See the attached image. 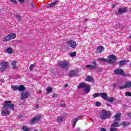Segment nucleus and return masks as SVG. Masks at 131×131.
Masks as SVG:
<instances>
[{"label":"nucleus","instance_id":"36","mask_svg":"<svg viewBox=\"0 0 131 131\" xmlns=\"http://www.w3.org/2000/svg\"><path fill=\"white\" fill-rule=\"evenodd\" d=\"M99 96H100V93H95L93 94L94 98H98Z\"/></svg>","mask_w":131,"mask_h":131},{"label":"nucleus","instance_id":"11","mask_svg":"<svg viewBox=\"0 0 131 131\" xmlns=\"http://www.w3.org/2000/svg\"><path fill=\"white\" fill-rule=\"evenodd\" d=\"M114 73L116 75H125V74H124V72H123L121 69H117L115 70Z\"/></svg>","mask_w":131,"mask_h":131},{"label":"nucleus","instance_id":"37","mask_svg":"<svg viewBox=\"0 0 131 131\" xmlns=\"http://www.w3.org/2000/svg\"><path fill=\"white\" fill-rule=\"evenodd\" d=\"M120 90H123L124 89H126V86L125 84L124 85H121L119 86Z\"/></svg>","mask_w":131,"mask_h":131},{"label":"nucleus","instance_id":"54","mask_svg":"<svg viewBox=\"0 0 131 131\" xmlns=\"http://www.w3.org/2000/svg\"><path fill=\"white\" fill-rule=\"evenodd\" d=\"M67 86H68V84H65L64 85V88H67Z\"/></svg>","mask_w":131,"mask_h":131},{"label":"nucleus","instance_id":"24","mask_svg":"<svg viewBox=\"0 0 131 131\" xmlns=\"http://www.w3.org/2000/svg\"><path fill=\"white\" fill-rule=\"evenodd\" d=\"M125 64H126V61L125 60H122L119 62V66L120 67H122Z\"/></svg>","mask_w":131,"mask_h":131},{"label":"nucleus","instance_id":"48","mask_svg":"<svg viewBox=\"0 0 131 131\" xmlns=\"http://www.w3.org/2000/svg\"><path fill=\"white\" fill-rule=\"evenodd\" d=\"M60 106L61 107H65V104H61Z\"/></svg>","mask_w":131,"mask_h":131},{"label":"nucleus","instance_id":"38","mask_svg":"<svg viewBox=\"0 0 131 131\" xmlns=\"http://www.w3.org/2000/svg\"><path fill=\"white\" fill-rule=\"evenodd\" d=\"M15 17L17 19V20H20V19H21V16H20V15L18 14L15 15Z\"/></svg>","mask_w":131,"mask_h":131},{"label":"nucleus","instance_id":"8","mask_svg":"<svg viewBox=\"0 0 131 131\" xmlns=\"http://www.w3.org/2000/svg\"><path fill=\"white\" fill-rule=\"evenodd\" d=\"M67 45L69 46V47H71L72 49H75L76 47H77V45H76V42L73 40H69L67 42Z\"/></svg>","mask_w":131,"mask_h":131},{"label":"nucleus","instance_id":"55","mask_svg":"<svg viewBox=\"0 0 131 131\" xmlns=\"http://www.w3.org/2000/svg\"><path fill=\"white\" fill-rule=\"evenodd\" d=\"M113 85H114V86H115V88H116V84L114 83Z\"/></svg>","mask_w":131,"mask_h":131},{"label":"nucleus","instance_id":"17","mask_svg":"<svg viewBox=\"0 0 131 131\" xmlns=\"http://www.w3.org/2000/svg\"><path fill=\"white\" fill-rule=\"evenodd\" d=\"M100 96L103 100H105L106 101L107 99L108 98V95L106 93H100Z\"/></svg>","mask_w":131,"mask_h":131},{"label":"nucleus","instance_id":"39","mask_svg":"<svg viewBox=\"0 0 131 131\" xmlns=\"http://www.w3.org/2000/svg\"><path fill=\"white\" fill-rule=\"evenodd\" d=\"M101 105V102L99 101H97L95 104V106H97V107H99V106Z\"/></svg>","mask_w":131,"mask_h":131},{"label":"nucleus","instance_id":"22","mask_svg":"<svg viewBox=\"0 0 131 131\" xmlns=\"http://www.w3.org/2000/svg\"><path fill=\"white\" fill-rule=\"evenodd\" d=\"M82 116H79L78 117L74 118L72 120V122H74V123H76L77 122V121H78V120H79V119H80L81 118Z\"/></svg>","mask_w":131,"mask_h":131},{"label":"nucleus","instance_id":"9","mask_svg":"<svg viewBox=\"0 0 131 131\" xmlns=\"http://www.w3.org/2000/svg\"><path fill=\"white\" fill-rule=\"evenodd\" d=\"M2 110L1 114L3 116H7V115H9L10 113L9 108H7L4 106L2 108Z\"/></svg>","mask_w":131,"mask_h":131},{"label":"nucleus","instance_id":"41","mask_svg":"<svg viewBox=\"0 0 131 131\" xmlns=\"http://www.w3.org/2000/svg\"><path fill=\"white\" fill-rule=\"evenodd\" d=\"M34 68V66L33 64H31L30 66V70H33V68Z\"/></svg>","mask_w":131,"mask_h":131},{"label":"nucleus","instance_id":"12","mask_svg":"<svg viewBox=\"0 0 131 131\" xmlns=\"http://www.w3.org/2000/svg\"><path fill=\"white\" fill-rule=\"evenodd\" d=\"M93 64H88L85 66L86 68H88V69H90L91 70H93L96 68L97 67V62H96V61H93Z\"/></svg>","mask_w":131,"mask_h":131},{"label":"nucleus","instance_id":"21","mask_svg":"<svg viewBox=\"0 0 131 131\" xmlns=\"http://www.w3.org/2000/svg\"><path fill=\"white\" fill-rule=\"evenodd\" d=\"M120 125H121V124H120L118 122H113L112 124H111V126H113V127H119V126H120Z\"/></svg>","mask_w":131,"mask_h":131},{"label":"nucleus","instance_id":"10","mask_svg":"<svg viewBox=\"0 0 131 131\" xmlns=\"http://www.w3.org/2000/svg\"><path fill=\"white\" fill-rule=\"evenodd\" d=\"M20 100H25L29 97V93L27 91L23 92L20 94Z\"/></svg>","mask_w":131,"mask_h":131},{"label":"nucleus","instance_id":"14","mask_svg":"<svg viewBox=\"0 0 131 131\" xmlns=\"http://www.w3.org/2000/svg\"><path fill=\"white\" fill-rule=\"evenodd\" d=\"M104 50H105V48H104V47L98 46L96 50V53H97V54H100V53H102Z\"/></svg>","mask_w":131,"mask_h":131},{"label":"nucleus","instance_id":"47","mask_svg":"<svg viewBox=\"0 0 131 131\" xmlns=\"http://www.w3.org/2000/svg\"><path fill=\"white\" fill-rule=\"evenodd\" d=\"M101 131H106V129L105 128H102Z\"/></svg>","mask_w":131,"mask_h":131},{"label":"nucleus","instance_id":"52","mask_svg":"<svg viewBox=\"0 0 131 131\" xmlns=\"http://www.w3.org/2000/svg\"><path fill=\"white\" fill-rule=\"evenodd\" d=\"M39 107V105H35V108H36V109H38V108Z\"/></svg>","mask_w":131,"mask_h":131},{"label":"nucleus","instance_id":"7","mask_svg":"<svg viewBox=\"0 0 131 131\" xmlns=\"http://www.w3.org/2000/svg\"><path fill=\"white\" fill-rule=\"evenodd\" d=\"M40 117H41V115H40L35 116L34 118L30 120V123H31V124H34V123H36L38 120H40Z\"/></svg>","mask_w":131,"mask_h":131},{"label":"nucleus","instance_id":"18","mask_svg":"<svg viewBox=\"0 0 131 131\" xmlns=\"http://www.w3.org/2000/svg\"><path fill=\"white\" fill-rule=\"evenodd\" d=\"M18 91H19V92L25 91V86L23 85H18Z\"/></svg>","mask_w":131,"mask_h":131},{"label":"nucleus","instance_id":"46","mask_svg":"<svg viewBox=\"0 0 131 131\" xmlns=\"http://www.w3.org/2000/svg\"><path fill=\"white\" fill-rule=\"evenodd\" d=\"M127 117H131V114H130V113L127 114Z\"/></svg>","mask_w":131,"mask_h":131},{"label":"nucleus","instance_id":"53","mask_svg":"<svg viewBox=\"0 0 131 131\" xmlns=\"http://www.w3.org/2000/svg\"><path fill=\"white\" fill-rule=\"evenodd\" d=\"M32 7L33 8H35V5L34 4H32Z\"/></svg>","mask_w":131,"mask_h":131},{"label":"nucleus","instance_id":"50","mask_svg":"<svg viewBox=\"0 0 131 131\" xmlns=\"http://www.w3.org/2000/svg\"><path fill=\"white\" fill-rule=\"evenodd\" d=\"M106 106H109L110 107H111V104L109 103H106Z\"/></svg>","mask_w":131,"mask_h":131},{"label":"nucleus","instance_id":"35","mask_svg":"<svg viewBox=\"0 0 131 131\" xmlns=\"http://www.w3.org/2000/svg\"><path fill=\"white\" fill-rule=\"evenodd\" d=\"M125 97H131V93L130 92H127L125 94Z\"/></svg>","mask_w":131,"mask_h":131},{"label":"nucleus","instance_id":"30","mask_svg":"<svg viewBox=\"0 0 131 131\" xmlns=\"http://www.w3.org/2000/svg\"><path fill=\"white\" fill-rule=\"evenodd\" d=\"M11 89L13 91H17V90L18 91V85H12Z\"/></svg>","mask_w":131,"mask_h":131},{"label":"nucleus","instance_id":"5","mask_svg":"<svg viewBox=\"0 0 131 131\" xmlns=\"http://www.w3.org/2000/svg\"><path fill=\"white\" fill-rule=\"evenodd\" d=\"M1 66H2L0 68V71L1 72H3V71H5L6 69L7 68H9V63L6 61H2L0 63Z\"/></svg>","mask_w":131,"mask_h":131},{"label":"nucleus","instance_id":"31","mask_svg":"<svg viewBox=\"0 0 131 131\" xmlns=\"http://www.w3.org/2000/svg\"><path fill=\"white\" fill-rule=\"evenodd\" d=\"M16 61H12L11 62V65L13 66V69H16V68H17V66H16Z\"/></svg>","mask_w":131,"mask_h":131},{"label":"nucleus","instance_id":"20","mask_svg":"<svg viewBox=\"0 0 131 131\" xmlns=\"http://www.w3.org/2000/svg\"><path fill=\"white\" fill-rule=\"evenodd\" d=\"M86 85V83H85V82L80 83L78 85V89H84V88L85 87Z\"/></svg>","mask_w":131,"mask_h":131},{"label":"nucleus","instance_id":"26","mask_svg":"<svg viewBox=\"0 0 131 131\" xmlns=\"http://www.w3.org/2000/svg\"><path fill=\"white\" fill-rule=\"evenodd\" d=\"M57 120L59 122H61V121H63V120H64V117L62 116H58L57 117Z\"/></svg>","mask_w":131,"mask_h":131},{"label":"nucleus","instance_id":"15","mask_svg":"<svg viewBox=\"0 0 131 131\" xmlns=\"http://www.w3.org/2000/svg\"><path fill=\"white\" fill-rule=\"evenodd\" d=\"M84 91L86 94H89L91 92V86L89 85H86L84 88Z\"/></svg>","mask_w":131,"mask_h":131},{"label":"nucleus","instance_id":"51","mask_svg":"<svg viewBox=\"0 0 131 131\" xmlns=\"http://www.w3.org/2000/svg\"><path fill=\"white\" fill-rule=\"evenodd\" d=\"M75 124H76V123L73 122V126L74 127L75 126Z\"/></svg>","mask_w":131,"mask_h":131},{"label":"nucleus","instance_id":"32","mask_svg":"<svg viewBox=\"0 0 131 131\" xmlns=\"http://www.w3.org/2000/svg\"><path fill=\"white\" fill-rule=\"evenodd\" d=\"M56 4H58V1H55L50 5V7H55Z\"/></svg>","mask_w":131,"mask_h":131},{"label":"nucleus","instance_id":"23","mask_svg":"<svg viewBox=\"0 0 131 131\" xmlns=\"http://www.w3.org/2000/svg\"><path fill=\"white\" fill-rule=\"evenodd\" d=\"M129 124H130V123L126 121L123 122L121 123V125H122L124 127L127 126V125H129Z\"/></svg>","mask_w":131,"mask_h":131},{"label":"nucleus","instance_id":"29","mask_svg":"<svg viewBox=\"0 0 131 131\" xmlns=\"http://www.w3.org/2000/svg\"><path fill=\"white\" fill-rule=\"evenodd\" d=\"M6 52L8 54H12L13 53V49L11 48H8L6 49Z\"/></svg>","mask_w":131,"mask_h":131},{"label":"nucleus","instance_id":"27","mask_svg":"<svg viewBox=\"0 0 131 131\" xmlns=\"http://www.w3.org/2000/svg\"><path fill=\"white\" fill-rule=\"evenodd\" d=\"M125 84L126 85V89H127V88L129 89L131 88V81L126 82Z\"/></svg>","mask_w":131,"mask_h":131},{"label":"nucleus","instance_id":"28","mask_svg":"<svg viewBox=\"0 0 131 131\" xmlns=\"http://www.w3.org/2000/svg\"><path fill=\"white\" fill-rule=\"evenodd\" d=\"M69 75L71 77L75 76V75H76V72L75 71H72L70 72Z\"/></svg>","mask_w":131,"mask_h":131},{"label":"nucleus","instance_id":"42","mask_svg":"<svg viewBox=\"0 0 131 131\" xmlns=\"http://www.w3.org/2000/svg\"><path fill=\"white\" fill-rule=\"evenodd\" d=\"M52 98H57L58 97V95L56 94H52Z\"/></svg>","mask_w":131,"mask_h":131},{"label":"nucleus","instance_id":"19","mask_svg":"<svg viewBox=\"0 0 131 131\" xmlns=\"http://www.w3.org/2000/svg\"><path fill=\"white\" fill-rule=\"evenodd\" d=\"M118 12L120 14H122V13H125V12H126V8H119L118 10Z\"/></svg>","mask_w":131,"mask_h":131},{"label":"nucleus","instance_id":"25","mask_svg":"<svg viewBox=\"0 0 131 131\" xmlns=\"http://www.w3.org/2000/svg\"><path fill=\"white\" fill-rule=\"evenodd\" d=\"M115 100V98L111 97H107L106 101H108V102H110V103H112V102H114Z\"/></svg>","mask_w":131,"mask_h":131},{"label":"nucleus","instance_id":"34","mask_svg":"<svg viewBox=\"0 0 131 131\" xmlns=\"http://www.w3.org/2000/svg\"><path fill=\"white\" fill-rule=\"evenodd\" d=\"M22 129L24 131H29V128H27V127H26V126H23L22 127Z\"/></svg>","mask_w":131,"mask_h":131},{"label":"nucleus","instance_id":"45","mask_svg":"<svg viewBox=\"0 0 131 131\" xmlns=\"http://www.w3.org/2000/svg\"><path fill=\"white\" fill-rule=\"evenodd\" d=\"M116 5H117V4H114L113 5H112V8L113 9H114V8H115V6H116Z\"/></svg>","mask_w":131,"mask_h":131},{"label":"nucleus","instance_id":"13","mask_svg":"<svg viewBox=\"0 0 131 131\" xmlns=\"http://www.w3.org/2000/svg\"><path fill=\"white\" fill-rule=\"evenodd\" d=\"M121 116V113H117L114 116L115 121H119L120 120V117Z\"/></svg>","mask_w":131,"mask_h":131},{"label":"nucleus","instance_id":"1","mask_svg":"<svg viewBox=\"0 0 131 131\" xmlns=\"http://www.w3.org/2000/svg\"><path fill=\"white\" fill-rule=\"evenodd\" d=\"M99 63H101V62H107L108 64H115V60H116V57L115 55H110L108 56V59L99 58L98 59Z\"/></svg>","mask_w":131,"mask_h":131},{"label":"nucleus","instance_id":"33","mask_svg":"<svg viewBox=\"0 0 131 131\" xmlns=\"http://www.w3.org/2000/svg\"><path fill=\"white\" fill-rule=\"evenodd\" d=\"M46 91L47 92H48V93H50V92H51L52 91H53V88H51L50 86H48L47 89H46Z\"/></svg>","mask_w":131,"mask_h":131},{"label":"nucleus","instance_id":"4","mask_svg":"<svg viewBox=\"0 0 131 131\" xmlns=\"http://www.w3.org/2000/svg\"><path fill=\"white\" fill-rule=\"evenodd\" d=\"M3 107L7 108V109H10V110H14L15 108V105L12 104V101L9 100L5 102Z\"/></svg>","mask_w":131,"mask_h":131},{"label":"nucleus","instance_id":"44","mask_svg":"<svg viewBox=\"0 0 131 131\" xmlns=\"http://www.w3.org/2000/svg\"><path fill=\"white\" fill-rule=\"evenodd\" d=\"M10 2H11V3H14V4H17V1H16V0H10Z\"/></svg>","mask_w":131,"mask_h":131},{"label":"nucleus","instance_id":"3","mask_svg":"<svg viewBox=\"0 0 131 131\" xmlns=\"http://www.w3.org/2000/svg\"><path fill=\"white\" fill-rule=\"evenodd\" d=\"M16 38V34L15 33H11L3 38V41H10L12 39H15Z\"/></svg>","mask_w":131,"mask_h":131},{"label":"nucleus","instance_id":"49","mask_svg":"<svg viewBox=\"0 0 131 131\" xmlns=\"http://www.w3.org/2000/svg\"><path fill=\"white\" fill-rule=\"evenodd\" d=\"M20 3H24L25 0H18Z\"/></svg>","mask_w":131,"mask_h":131},{"label":"nucleus","instance_id":"16","mask_svg":"<svg viewBox=\"0 0 131 131\" xmlns=\"http://www.w3.org/2000/svg\"><path fill=\"white\" fill-rule=\"evenodd\" d=\"M86 81L89 82H95V80L94 78L91 76H88L86 78Z\"/></svg>","mask_w":131,"mask_h":131},{"label":"nucleus","instance_id":"57","mask_svg":"<svg viewBox=\"0 0 131 131\" xmlns=\"http://www.w3.org/2000/svg\"><path fill=\"white\" fill-rule=\"evenodd\" d=\"M91 121L92 122H94V120H93V119H91Z\"/></svg>","mask_w":131,"mask_h":131},{"label":"nucleus","instance_id":"58","mask_svg":"<svg viewBox=\"0 0 131 131\" xmlns=\"http://www.w3.org/2000/svg\"><path fill=\"white\" fill-rule=\"evenodd\" d=\"M3 81H4V80L2 79V82H3Z\"/></svg>","mask_w":131,"mask_h":131},{"label":"nucleus","instance_id":"56","mask_svg":"<svg viewBox=\"0 0 131 131\" xmlns=\"http://www.w3.org/2000/svg\"><path fill=\"white\" fill-rule=\"evenodd\" d=\"M129 52H131V46H130Z\"/></svg>","mask_w":131,"mask_h":131},{"label":"nucleus","instance_id":"2","mask_svg":"<svg viewBox=\"0 0 131 131\" xmlns=\"http://www.w3.org/2000/svg\"><path fill=\"white\" fill-rule=\"evenodd\" d=\"M111 116V114H110V112L103 110L101 112L100 118H101V119L105 120L107 119V118H110Z\"/></svg>","mask_w":131,"mask_h":131},{"label":"nucleus","instance_id":"6","mask_svg":"<svg viewBox=\"0 0 131 131\" xmlns=\"http://www.w3.org/2000/svg\"><path fill=\"white\" fill-rule=\"evenodd\" d=\"M59 66L60 67H61V68H64L66 69H68V68L70 67L69 62L66 60L60 61L59 63Z\"/></svg>","mask_w":131,"mask_h":131},{"label":"nucleus","instance_id":"43","mask_svg":"<svg viewBox=\"0 0 131 131\" xmlns=\"http://www.w3.org/2000/svg\"><path fill=\"white\" fill-rule=\"evenodd\" d=\"M110 129L111 131H116V128L115 127H111Z\"/></svg>","mask_w":131,"mask_h":131},{"label":"nucleus","instance_id":"40","mask_svg":"<svg viewBox=\"0 0 131 131\" xmlns=\"http://www.w3.org/2000/svg\"><path fill=\"white\" fill-rule=\"evenodd\" d=\"M70 56H71V57H74V56H76V53H75L74 52H72L70 54Z\"/></svg>","mask_w":131,"mask_h":131}]
</instances>
